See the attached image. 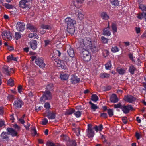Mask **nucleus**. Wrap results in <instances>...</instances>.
I'll return each mask as SVG.
<instances>
[{
	"label": "nucleus",
	"instance_id": "nucleus-1",
	"mask_svg": "<svg viewBox=\"0 0 146 146\" xmlns=\"http://www.w3.org/2000/svg\"><path fill=\"white\" fill-rule=\"evenodd\" d=\"M82 42L83 43L80 44L79 49H89L93 53H95L99 50L100 45H97L96 41L92 40L89 38L85 37L82 39Z\"/></svg>",
	"mask_w": 146,
	"mask_h": 146
},
{
	"label": "nucleus",
	"instance_id": "nucleus-2",
	"mask_svg": "<svg viewBox=\"0 0 146 146\" xmlns=\"http://www.w3.org/2000/svg\"><path fill=\"white\" fill-rule=\"evenodd\" d=\"M65 23L67 25V32L70 34H74L75 30L74 25L76 24L75 20L68 17L65 19Z\"/></svg>",
	"mask_w": 146,
	"mask_h": 146
},
{
	"label": "nucleus",
	"instance_id": "nucleus-3",
	"mask_svg": "<svg viewBox=\"0 0 146 146\" xmlns=\"http://www.w3.org/2000/svg\"><path fill=\"white\" fill-rule=\"evenodd\" d=\"M80 51L81 55L83 60L86 62H88L91 59V55L89 53L90 50L89 49H87L86 48L79 49Z\"/></svg>",
	"mask_w": 146,
	"mask_h": 146
},
{
	"label": "nucleus",
	"instance_id": "nucleus-4",
	"mask_svg": "<svg viewBox=\"0 0 146 146\" xmlns=\"http://www.w3.org/2000/svg\"><path fill=\"white\" fill-rule=\"evenodd\" d=\"M52 98L51 93L50 91L46 90L44 92L42 96L40 98V102L41 103L44 102L46 100H50Z\"/></svg>",
	"mask_w": 146,
	"mask_h": 146
},
{
	"label": "nucleus",
	"instance_id": "nucleus-5",
	"mask_svg": "<svg viewBox=\"0 0 146 146\" xmlns=\"http://www.w3.org/2000/svg\"><path fill=\"white\" fill-rule=\"evenodd\" d=\"M32 0H21L19 2V6L21 8H28L29 9L31 7L30 4Z\"/></svg>",
	"mask_w": 146,
	"mask_h": 146
},
{
	"label": "nucleus",
	"instance_id": "nucleus-6",
	"mask_svg": "<svg viewBox=\"0 0 146 146\" xmlns=\"http://www.w3.org/2000/svg\"><path fill=\"white\" fill-rule=\"evenodd\" d=\"M121 109L123 113L125 114L129 113L130 110L131 111L134 110L133 107L130 105H128L126 106L123 105Z\"/></svg>",
	"mask_w": 146,
	"mask_h": 146
},
{
	"label": "nucleus",
	"instance_id": "nucleus-7",
	"mask_svg": "<svg viewBox=\"0 0 146 146\" xmlns=\"http://www.w3.org/2000/svg\"><path fill=\"white\" fill-rule=\"evenodd\" d=\"M124 100L125 101L131 103L135 101L136 98L132 95H128L125 96Z\"/></svg>",
	"mask_w": 146,
	"mask_h": 146
},
{
	"label": "nucleus",
	"instance_id": "nucleus-8",
	"mask_svg": "<svg viewBox=\"0 0 146 146\" xmlns=\"http://www.w3.org/2000/svg\"><path fill=\"white\" fill-rule=\"evenodd\" d=\"M35 62L37 65L40 67H44L45 65L43 59L42 58H38L36 59Z\"/></svg>",
	"mask_w": 146,
	"mask_h": 146
},
{
	"label": "nucleus",
	"instance_id": "nucleus-9",
	"mask_svg": "<svg viewBox=\"0 0 146 146\" xmlns=\"http://www.w3.org/2000/svg\"><path fill=\"white\" fill-rule=\"evenodd\" d=\"M1 35L3 39L4 40L8 39L10 40L12 38V37L9 32H3Z\"/></svg>",
	"mask_w": 146,
	"mask_h": 146
},
{
	"label": "nucleus",
	"instance_id": "nucleus-10",
	"mask_svg": "<svg viewBox=\"0 0 146 146\" xmlns=\"http://www.w3.org/2000/svg\"><path fill=\"white\" fill-rule=\"evenodd\" d=\"M7 134L10 135L12 136H16L17 135V133L16 130L12 128H7Z\"/></svg>",
	"mask_w": 146,
	"mask_h": 146
},
{
	"label": "nucleus",
	"instance_id": "nucleus-11",
	"mask_svg": "<svg viewBox=\"0 0 146 146\" xmlns=\"http://www.w3.org/2000/svg\"><path fill=\"white\" fill-rule=\"evenodd\" d=\"M25 25L23 23L19 22L17 23L16 26L17 29L20 31H22L24 30Z\"/></svg>",
	"mask_w": 146,
	"mask_h": 146
},
{
	"label": "nucleus",
	"instance_id": "nucleus-12",
	"mask_svg": "<svg viewBox=\"0 0 146 146\" xmlns=\"http://www.w3.org/2000/svg\"><path fill=\"white\" fill-rule=\"evenodd\" d=\"M80 79L78 78L77 76L73 75H72L71 79V82L73 84L78 83L80 81Z\"/></svg>",
	"mask_w": 146,
	"mask_h": 146
},
{
	"label": "nucleus",
	"instance_id": "nucleus-13",
	"mask_svg": "<svg viewBox=\"0 0 146 146\" xmlns=\"http://www.w3.org/2000/svg\"><path fill=\"white\" fill-rule=\"evenodd\" d=\"M23 104V102L21 100H17L14 101L13 106L16 108H21V107L22 104Z\"/></svg>",
	"mask_w": 146,
	"mask_h": 146
},
{
	"label": "nucleus",
	"instance_id": "nucleus-14",
	"mask_svg": "<svg viewBox=\"0 0 146 146\" xmlns=\"http://www.w3.org/2000/svg\"><path fill=\"white\" fill-rule=\"evenodd\" d=\"M11 69L9 67L6 66H4L3 68V72L6 75L10 76Z\"/></svg>",
	"mask_w": 146,
	"mask_h": 146
},
{
	"label": "nucleus",
	"instance_id": "nucleus-15",
	"mask_svg": "<svg viewBox=\"0 0 146 146\" xmlns=\"http://www.w3.org/2000/svg\"><path fill=\"white\" fill-rule=\"evenodd\" d=\"M31 48L33 50L36 49L37 48V43L36 40H31L29 42Z\"/></svg>",
	"mask_w": 146,
	"mask_h": 146
},
{
	"label": "nucleus",
	"instance_id": "nucleus-16",
	"mask_svg": "<svg viewBox=\"0 0 146 146\" xmlns=\"http://www.w3.org/2000/svg\"><path fill=\"white\" fill-rule=\"evenodd\" d=\"M68 49L67 50V52L69 56L72 58H73L75 56V53L74 50L72 48L70 45L68 46Z\"/></svg>",
	"mask_w": 146,
	"mask_h": 146
},
{
	"label": "nucleus",
	"instance_id": "nucleus-17",
	"mask_svg": "<svg viewBox=\"0 0 146 146\" xmlns=\"http://www.w3.org/2000/svg\"><path fill=\"white\" fill-rule=\"evenodd\" d=\"M110 101L113 103L117 102L118 101V99L115 94H113L110 97Z\"/></svg>",
	"mask_w": 146,
	"mask_h": 146
},
{
	"label": "nucleus",
	"instance_id": "nucleus-18",
	"mask_svg": "<svg viewBox=\"0 0 146 146\" xmlns=\"http://www.w3.org/2000/svg\"><path fill=\"white\" fill-rule=\"evenodd\" d=\"M57 64L58 67H61L62 69H66L67 68V66L63 61L58 60Z\"/></svg>",
	"mask_w": 146,
	"mask_h": 146
},
{
	"label": "nucleus",
	"instance_id": "nucleus-19",
	"mask_svg": "<svg viewBox=\"0 0 146 146\" xmlns=\"http://www.w3.org/2000/svg\"><path fill=\"white\" fill-rule=\"evenodd\" d=\"M109 23H108V27L107 28H105L103 30V34L104 35L109 36L111 35V33L109 30Z\"/></svg>",
	"mask_w": 146,
	"mask_h": 146
},
{
	"label": "nucleus",
	"instance_id": "nucleus-20",
	"mask_svg": "<svg viewBox=\"0 0 146 146\" xmlns=\"http://www.w3.org/2000/svg\"><path fill=\"white\" fill-rule=\"evenodd\" d=\"M27 28L31 30L32 31L34 32H36L37 31V29L34 26L30 24L27 25Z\"/></svg>",
	"mask_w": 146,
	"mask_h": 146
},
{
	"label": "nucleus",
	"instance_id": "nucleus-21",
	"mask_svg": "<svg viewBox=\"0 0 146 146\" xmlns=\"http://www.w3.org/2000/svg\"><path fill=\"white\" fill-rule=\"evenodd\" d=\"M60 77L61 79L63 80H66L69 77V76L67 74H60Z\"/></svg>",
	"mask_w": 146,
	"mask_h": 146
},
{
	"label": "nucleus",
	"instance_id": "nucleus-22",
	"mask_svg": "<svg viewBox=\"0 0 146 146\" xmlns=\"http://www.w3.org/2000/svg\"><path fill=\"white\" fill-rule=\"evenodd\" d=\"M137 18L141 20L143 18H144L145 19L146 18V13L143 12L142 13L139 14L137 16Z\"/></svg>",
	"mask_w": 146,
	"mask_h": 146
},
{
	"label": "nucleus",
	"instance_id": "nucleus-23",
	"mask_svg": "<svg viewBox=\"0 0 146 146\" xmlns=\"http://www.w3.org/2000/svg\"><path fill=\"white\" fill-rule=\"evenodd\" d=\"M1 137L2 139H5L7 141H8L9 139V137L7 135V133L5 132H2L1 135Z\"/></svg>",
	"mask_w": 146,
	"mask_h": 146
},
{
	"label": "nucleus",
	"instance_id": "nucleus-24",
	"mask_svg": "<svg viewBox=\"0 0 146 146\" xmlns=\"http://www.w3.org/2000/svg\"><path fill=\"white\" fill-rule=\"evenodd\" d=\"M89 103L91 105V109L93 110V111H95L98 108L96 105L92 103L91 101H90Z\"/></svg>",
	"mask_w": 146,
	"mask_h": 146
},
{
	"label": "nucleus",
	"instance_id": "nucleus-25",
	"mask_svg": "<svg viewBox=\"0 0 146 146\" xmlns=\"http://www.w3.org/2000/svg\"><path fill=\"white\" fill-rule=\"evenodd\" d=\"M94 135V133L92 129H90L88 130V136L89 137H93Z\"/></svg>",
	"mask_w": 146,
	"mask_h": 146
},
{
	"label": "nucleus",
	"instance_id": "nucleus-26",
	"mask_svg": "<svg viewBox=\"0 0 146 146\" xmlns=\"http://www.w3.org/2000/svg\"><path fill=\"white\" fill-rule=\"evenodd\" d=\"M136 70L135 68L133 65H131L130 66L129 69V72L132 74H134V71Z\"/></svg>",
	"mask_w": 146,
	"mask_h": 146
},
{
	"label": "nucleus",
	"instance_id": "nucleus-27",
	"mask_svg": "<svg viewBox=\"0 0 146 146\" xmlns=\"http://www.w3.org/2000/svg\"><path fill=\"white\" fill-rule=\"evenodd\" d=\"M28 37L31 38H33L34 39H38V35L36 33H32L28 35Z\"/></svg>",
	"mask_w": 146,
	"mask_h": 146
},
{
	"label": "nucleus",
	"instance_id": "nucleus-28",
	"mask_svg": "<svg viewBox=\"0 0 146 146\" xmlns=\"http://www.w3.org/2000/svg\"><path fill=\"white\" fill-rule=\"evenodd\" d=\"M93 129L95 130L96 132L98 131H101L103 129V126L102 124L98 126H95L93 128Z\"/></svg>",
	"mask_w": 146,
	"mask_h": 146
},
{
	"label": "nucleus",
	"instance_id": "nucleus-29",
	"mask_svg": "<svg viewBox=\"0 0 146 146\" xmlns=\"http://www.w3.org/2000/svg\"><path fill=\"white\" fill-rule=\"evenodd\" d=\"M48 114L47 116L48 117L49 119H54L55 117V114L54 113H49L48 112Z\"/></svg>",
	"mask_w": 146,
	"mask_h": 146
},
{
	"label": "nucleus",
	"instance_id": "nucleus-30",
	"mask_svg": "<svg viewBox=\"0 0 146 146\" xmlns=\"http://www.w3.org/2000/svg\"><path fill=\"white\" fill-rule=\"evenodd\" d=\"M101 17L103 19L105 20H107L109 18V17L107 15L106 13L104 12H103L101 13Z\"/></svg>",
	"mask_w": 146,
	"mask_h": 146
},
{
	"label": "nucleus",
	"instance_id": "nucleus-31",
	"mask_svg": "<svg viewBox=\"0 0 146 146\" xmlns=\"http://www.w3.org/2000/svg\"><path fill=\"white\" fill-rule=\"evenodd\" d=\"M84 1V0H76L75 1H73V3L76 7H78L79 5H77V4H80L79 5H80Z\"/></svg>",
	"mask_w": 146,
	"mask_h": 146
},
{
	"label": "nucleus",
	"instance_id": "nucleus-32",
	"mask_svg": "<svg viewBox=\"0 0 146 146\" xmlns=\"http://www.w3.org/2000/svg\"><path fill=\"white\" fill-rule=\"evenodd\" d=\"M75 112V110L72 108L68 110L65 113V115H71Z\"/></svg>",
	"mask_w": 146,
	"mask_h": 146
},
{
	"label": "nucleus",
	"instance_id": "nucleus-33",
	"mask_svg": "<svg viewBox=\"0 0 146 146\" xmlns=\"http://www.w3.org/2000/svg\"><path fill=\"white\" fill-rule=\"evenodd\" d=\"M67 146H76V143L75 141H69L67 143Z\"/></svg>",
	"mask_w": 146,
	"mask_h": 146
},
{
	"label": "nucleus",
	"instance_id": "nucleus-34",
	"mask_svg": "<svg viewBox=\"0 0 146 146\" xmlns=\"http://www.w3.org/2000/svg\"><path fill=\"white\" fill-rule=\"evenodd\" d=\"M17 58L14 57L12 55H9L7 56V59L8 61L13 60L15 61H17Z\"/></svg>",
	"mask_w": 146,
	"mask_h": 146
},
{
	"label": "nucleus",
	"instance_id": "nucleus-35",
	"mask_svg": "<svg viewBox=\"0 0 146 146\" xmlns=\"http://www.w3.org/2000/svg\"><path fill=\"white\" fill-rule=\"evenodd\" d=\"M112 4L115 6H117L119 5V1L118 0H110Z\"/></svg>",
	"mask_w": 146,
	"mask_h": 146
},
{
	"label": "nucleus",
	"instance_id": "nucleus-36",
	"mask_svg": "<svg viewBox=\"0 0 146 146\" xmlns=\"http://www.w3.org/2000/svg\"><path fill=\"white\" fill-rule=\"evenodd\" d=\"M91 100L95 102L98 100V98L96 94H92L91 96Z\"/></svg>",
	"mask_w": 146,
	"mask_h": 146
},
{
	"label": "nucleus",
	"instance_id": "nucleus-37",
	"mask_svg": "<svg viewBox=\"0 0 146 146\" xmlns=\"http://www.w3.org/2000/svg\"><path fill=\"white\" fill-rule=\"evenodd\" d=\"M53 84H50L47 85L46 87V90L50 91V92L51 91L53 90Z\"/></svg>",
	"mask_w": 146,
	"mask_h": 146
},
{
	"label": "nucleus",
	"instance_id": "nucleus-38",
	"mask_svg": "<svg viewBox=\"0 0 146 146\" xmlns=\"http://www.w3.org/2000/svg\"><path fill=\"white\" fill-rule=\"evenodd\" d=\"M116 70L118 73L120 74H123L125 73V70L122 68H117Z\"/></svg>",
	"mask_w": 146,
	"mask_h": 146
},
{
	"label": "nucleus",
	"instance_id": "nucleus-39",
	"mask_svg": "<svg viewBox=\"0 0 146 146\" xmlns=\"http://www.w3.org/2000/svg\"><path fill=\"white\" fill-rule=\"evenodd\" d=\"M100 77L102 78H108L110 76V74L106 73H101L100 75Z\"/></svg>",
	"mask_w": 146,
	"mask_h": 146
},
{
	"label": "nucleus",
	"instance_id": "nucleus-40",
	"mask_svg": "<svg viewBox=\"0 0 146 146\" xmlns=\"http://www.w3.org/2000/svg\"><path fill=\"white\" fill-rule=\"evenodd\" d=\"M77 17L78 20H79L80 21H81L84 19V15L83 14H82L80 12L78 13Z\"/></svg>",
	"mask_w": 146,
	"mask_h": 146
},
{
	"label": "nucleus",
	"instance_id": "nucleus-41",
	"mask_svg": "<svg viewBox=\"0 0 146 146\" xmlns=\"http://www.w3.org/2000/svg\"><path fill=\"white\" fill-rule=\"evenodd\" d=\"M62 139L64 141H69V137L66 135H62L61 136Z\"/></svg>",
	"mask_w": 146,
	"mask_h": 146
},
{
	"label": "nucleus",
	"instance_id": "nucleus-42",
	"mask_svg": "<svg viewBox=\"0 0 146 146\" xmlns=\"http://www.w3.org/2000/svg\"><path fill=\"white\" fill-rule=\"evenodd\" d=\"M111 66V62L110 61H109L105 64V68L107 70L109 69Z\"/></svg>",
	"mask_w": 146,
	"mask_h": 146
},
{
	"label": "nucleus",
	"instance_id": "nucleus-43",
	"mask_svg": "<svg viewBox=\"0 0 146 146\" xmlns=\"http://www.w3.org/2000/svg\"><path fill=\"white\" fill-rule=\"evenodd\" d=\"M21 35L18 32H15V38L16 40H18L19 39L21 38Z\"/></svg>",
	"mask_w": 146,
	"mask_h": 146
},
{
	"label": "nucleus",
	"instance_id": "nucleus-44",
	"mask_svg": "<svg viewBox=\"0 0 146 146\" xmlns=\"http://www.w3.org/2000/svg\"><path fill=\"white\" fill-rule=\"evenodd\" d=\"M139 8L142 11H146V5L140 4L139 6Z\"/></svg>",
	"mask_w": 146,
	"mask_h": 146
},
{
	"label": "nucleus",
	"instance_id": "nucleus-45",
	"mask_svg": "<svg viewBox=\"0 0 146 146\" xmlns=\"http://www.w3.org/2000/svg\"><path fill=\"white\" fill-rule=\"evenodd\" d=\"M111 51L113 53H115L119 51V48L117 46L113 47L111 49Z\"/></svg>",
	"mask_w": 146,
	"mask_h": 146
},
{
	"label": "nucleus",
	"instance_id": "nucleus-46",
	"mask_svg": "<svg viewBox=\"0 0 146 146\" xmlns=\"http://www.w3.org/2000/svg\"><path fill=\"white\" fill-rule=\"evenodd\" d=\"M123 105L121 104V103L119 102L117 104L114 105V108H119L122 109Z\"/></svg>",
	"mask_w": 146,
	"mask_h": 146
},
{
	"label": "nucleus",
	"instance_id": "nucleus-47",
	"mask_svg": "<svg viewBox=\"0 0 146 146\" xmlns=\"http://www.w3.org/2000/svg\"><path fill=\"white\" fill-rule=\"evenodd\" d=\"M108 113L110 117H111L113 116V111L112 109H109L108 110Z\"/></svg>",
	"mask_w": 146,
	"mask_h": 146
},
{
	"label": "nucleus",
	"instance_id": "nucleus-48",
	"mask_svg": "<svg viewBox=\"0 0 146 146\" xmlns=\"http://www.w3.org/2000/svg\"><path fill=\"white\" fill-rule=\"evenodd\" d=\"M112 28L114 32H116L117 31V29L116 25L115 23H112Z\"/></svg>",
	"mask_w": 146,
	"mask_h": 146
},
{
	"label": "nucleus",
	"instance_id": "nucleus-49",
	"mask_svg": "<svg viewBox=\"0 0 146 146\" xmlns=\"http://www.w3.org/2000/svg\"><path fill=\"white\" fill-rule=\"evenodd\" d=\"M41 27L42 28L46 29H49L50 28V27L49 26L44 24H42Z\"/></svg>",
	"mask_w": 146,
	"mask_h": 146
},
{
	"label": "nucleus",
	"instance_id": "nucleus-50",
	"mask_svg": "<svg viewBox=\"0 0 146 146\" xmlns=\"http://www.w3.org/2000/svg\"><path fill=\"white\" fill-rule=\"evenodd\" d=\"M31 132L33 136H35L37 134V131L35 129V127H34L32 129Z\"/></svg>",
	"mask_w": 146,
	"mask_h": 146
},
{
	"label": "nucleus",
	"instance_id": "nucleus-51",
	"mask_svg": "<svg viewBox=\"0 0 146 146\" xmlns=\"http://www.w3.org/2000/svg\"><path fill=\"white\" fill-rule=\"evenodd\" d=\"M62 61H65L67 62L69 61L68 58L66 56L65 54H64L62 56Z\"/></svg>",
	"mask_w": 146,
	"mask_h": 146
},
{
	"label": "nucleus",
	"instance_id": "nucleus-52",
	"mask_svg": "<svg viewBox=\"0 0 146 146\" xmlns=\"http://www.w3.org/2000/svg\"><path fill=\"white\" fill-rule=\"evenodd\" d=\"M46 145L47 146H56L54 143L50 141H47Z\"/></svg>",
	"mask_w": 146,
	"mask_h": 146
},
{
	"label": "nucleus",
	"instance_id": "nucleus-53",
	"mask_svg": "<svg viewBox=\"0 0 146 146\" xmlns=\"http://www.w3.org/2000/svg\"><path fill=\"white\" fill-rule=\"evenodd\" d=\"M5 7L8 9H12L13 7V6L12 5L9 4H6L5 5Z\"/></svg>",
	"mask_w": 146,
	"mask_h": 146
},
{
	"label": "nucleus",
	"instance_id": "nucleus-54",
	"mask_svg": "<svg viewBox=\"0 0 146 146\" xmlns=\"http://www.w3.org/2000/svg\"><path fill=\"white\" fill-rule=\"evenodd\" d=\"M102 42L104 44L108 42V39L104 36H102L101 38Z\"/></svg>",
	"mask_w": 146,
	"mask_h": 146
},
{
	"label": "nucleus",
	"instance_id": "nucleus-55",
	"mask_svg": "<svg viewBox=\"0 0 146 146\" xmlns=\"http://www.w3.org/2000/svg\"><path fill=\"white\" fill-rule=\"evenodd\" d=\"M14 81L12 79H9L7 82L8 84L11 86H13L14 84Z\"/></svg>",
	"mask_w": 146,
	"mask_h": 146
},
{
	"label": "nucleus",
	"instance_id": "nucleus-56",
	"mask_svg": "<svg viewBox=\"0 0 146 146\" xmlns=\"http://www.w3.org/2000/svg\"><path fill=\"white\" fill-rule=\"evenodd\" d=\"M111 89V87L109 86H105L103 88L104 90V91H107L110 90Z\"/></svg>",
	"mask_w": 146,
	"mask_h": 146
},
{
	"label": "nucleus",
	"instance_id": "nucleus-57",
	"mask_svg": "<svg viewBox=\"0 0 146 146\" xmlns=\"http://www.w3.org/2000/svg\"><path fill=\"white\" fill-rule=\"evenodd\" d=\"M74 114L77 117H79L80 116L81 113L80 111H78L75 113L74 112Z\"/></svg>",
	"mask_w": 146,
	"mask_h": 146
},
{
	"label": "nucleus",
	"instance_id": "nucleus-58",
	"mask_svg": "<svg viewBox=\"0 0 146 146\" xmlns=\"http://www.w3.org/2000/svg\"><path fill=\"white\" fill-rule=\"evenodd\" d=\"M28 84L30 87H31L34 84V81L32 80H29L28 82Z\"/></svg>",
	"mask_w": 146,
	"mask_h": 146
},
{
	"label": "nucleus",
	"instance_id": "nucleus-59",
	"mask_svg": "<svg viewBox=\"0 0 146 146\" xmlns=\"http://www.w3.org/2000/svg\"><path fill=\"white\" fill-rule=\"evenodd\" d=\"M48 123V121L46 118L44 119H43V121H42V124L43 125H46Z\"/></svg>",
	"mask_w": 146,
	"mask_h": 146
},
{
	"label": "nucleus",
	"instance_id": "nucleus-60",
	"mask_svg": "<svg viewBox=\"0 0 146 146\" xmlns=\"http://www.w3.org/2000/svg\"><path fill=\"white\" fill-rule=\"evenodd\" d=\"M42 106H35V110L36 111H38L42 109Z\"/></svg>",
	"mask_w": 146,
	"mask_h": 146
},
{
	"label": "nucleus",
	"instance_id": "nucleus-61",
	"mask_svg": "<svg viewBox=\"0 0 146 146\" xmlns=\"http://www.w3.org/2000/svg\"><path fill=\"white\" fill-rule=\"evenodd\" d=\"M44 106L46 109H49L50 107V106L49 103L46 102L45 103L44 105Z\"/></svg>",
	"mask_w": 146,
	"mask_h": 146
},
{
	"label": "nucleus",
	"instance_id": "nucleus-62",
	"mask_svg": "<svg viewBox=\"0 0 146 146\" xmlns=\"http://www.w3.org/2000/svg\"><path fill=\"white\" fill-rule=\"evenodd\" d=\"M13 126L15 129V130H16V131L19 130L20 129V127L17 124L13 125Z\"/></svg>",
	"mask_w": 146,
	"mask_h": 146
},
{
	"label": "nucleus",
	"instance_id": "nucleus-63",
	"mask_svg": "<svg viewBox=\"0 0 146 146\" xmlns=\"http://www.w3.org/2000/svg\"><path fill=\"white\" fill-rule=\"evenodd\" d=\"M100 116L104 118H106L107 117V115L105 113H101V114Z\"/></svg>",
	"mask_w": 146,
	"mask_h": 146
},
{
	"label": "nucleus",
	"instance_id": "nucleus-64",
	"mask_svg": "<svg viewBox=\"0 0 146 146\" xmlns=\"http://www.w3.org/2000/svg\"><path fill=\"white\" fill-rule=\"evenodd\" d=\"M18 92L20 93L22 92V86L21 85L19 86L18 88Z\"/></svg>",
	"mask_w": 146,
	"mask_h": 146
}]
</instances>
